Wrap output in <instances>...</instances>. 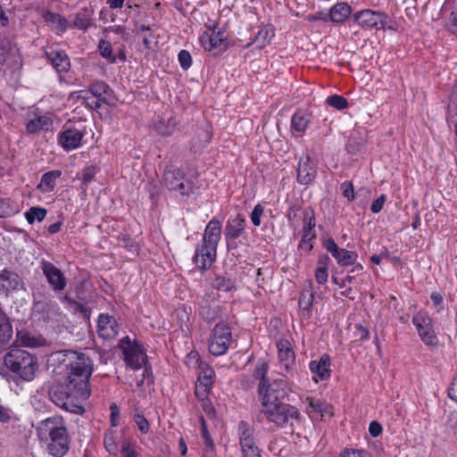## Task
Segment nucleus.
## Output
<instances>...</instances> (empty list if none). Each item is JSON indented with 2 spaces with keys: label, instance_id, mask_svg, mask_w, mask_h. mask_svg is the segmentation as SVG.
Listing matches in <instances>:
<instances>
[{
  "label": "nucleus",
  "instance_id": "obj_1",
  "mask_svg": "<svg viewBox=\"0 0 457 457\" xmlns=\"http://www.w3.org/2000/svg\"><path fill=\"white\" fill-rule=\"evenodd\" d=\"M51 360L56 364L54 372L63 379L60 387L50 390L51 400L72 413H82V403L90 396L92 360L83 353L71 350L54 353Z\"/></svg>",
  "mask_w": 457,
  "mask_h": 457
},
{
  "label": "nucleus",
  "instance_id": "obj_2",
  "mask_svg": "<svg viewBox=\"0 0 457 457\" xmlns=\"http://www.w3.org/2000/svg\"><path fill=\"white\" fill-rule=\"evenodd\" d=\"M221 236V224L212 219L207 224L203 236L202 244L195 249L193 261L201 270L209 269L214 262L217 254V245Z\"/></svg>",
  "mask_w": 457,
  "mask_h": 457
},
{
  "label": "nucleus",
  "instance_id": "obj_3",
  "mask_svg": "<svg viewBox=\"0 0 457 457\" xmlns=\"http://www.w3.org/2000/svg\"><path fill=\"white\" fill-rule=\"evenodd\" d=\"M41 438L49 437L48 452L54 457H62L70 448V440L63 421L59 417L43 420L38 428Z\"/></svg>",
  "mask_w": 457,
  "mask_h": 457
},
{
  "label": "nucleus",
  "instance_id": "obj_4",
  "mask_svg": "<svg viewBox=\"0 0 457 457\" xmlns=\"http://www.w3.org/2000/svg\"><path fill=\"white\" fill-rule=\"evenodd\" d=\"M262 413L269 422L282 428H289L294 433L300 425L302 416L295 406L283 402L262 406Z\"/></svg>",
  "mask_w": 457,
  "mask_h": 457
},
{
  "label": "nucleus",
  "instance_id": "obj_5",
  "mask_svg": "<svg viewBox=\"0 0 457 457\" xmlns=\"http://www.w3.org/2000/svg\"><path fill=\"white\" fill-rule=\"evenodd\" d=\"M4 365L21 378L30 381L37 369V358L20 348L10 350L4 358Z\"/></svg>",
  "mask_w": 457,
  "mask_h": 457
},
{
  "label": "nucleus",
  "instance_id": "obj_6",
  "mask_svg": "<svg viewBox=\"0 0 457 457\" xmlns=\"http://www.w3.org/2000/svg\"><path fill=\"white\" fill-rule=\"evenodd\" d=\"M290 390L286 378L275 379L270 384L259 383L258 394L262 405L281 403Z\"/></svg>",
  "mask_w": 457,
  "mask_h": 457
},
{
  "label": "nucleus",
  "instance_id": "obj_7",
  "mask_svg": "<svg viewBox=\"0 0 457 457\" xmlns=\"http://www.w3.org/2000/svg\"><path fill=\"white\" fill-rule=\"evenodd\" d=\"M231 342V331L224 323H218L212 331L209 338V352L215 356L224 354Z\"/></svg>",
  "mask_w": 457,
  "mask_h": 457
},
{
  "label": "nucleus",
  "instance_id": "obj_8",
  "mask_svg": "<svg viewBox=\"0 0 457 457\" xmlns=\"http://www.w3.org/2000/svg\"><path fill=\"white\" fill-rule=\"evenodd\" d=\"M120 346L129 367L133 370H139L146 364V354L138 343H132L126 337L120 341Z\"/></svg>",
  "mask_w": 457,
  "mask_h": 457
},
{
  "label": "nucleus",
  "instance_id": "obj_9",
  "mask_svg": "<svg viewBox=\"0 0 457 457\" xmlns=\"http://www.w3.org/2000/svg\"><path fill=\"white\" fill-rule=\"evenodd\" d=\"M200 43L205 51L217 55L224 52L228 47L227 35L218 26H214L211 31H206L200 37Z\"/></svg>",
  "mask_w": 457,
  "mask_h": 457
},
{
  "label": "nucleus",
  "instance_id": "obj_10",
  "mask_svg": "<svg viewBox=\"0 0 457 457\" xmlns=\"http://www.w3.org/2000/svg\"><path fill=\"white\" fill-rule=\"evenodd\" d=\"M165 186L173 191L179 192L181 195L189 196L195 193V187L190 180L184 178V175L177 169H166L163 174Z\"/></svg>",
  "mask_w": 457,
  "mask_h": 457
},
{
  "label": "nucleus",
  "instance_id": "obj_11",
  "mask_svg": "<svg viewBox=\"0 0 457 457\" xmlns=\"http://www.w3.org/2000/svg\"><path fill=\"white\" fill-rule=\"evenodd\" d=\"M420 339L428 345H436L437 337L435 334L431 318L423 312H420L412 318Z\"/></svg>",
  "mask_w": 457,
  "mask_h": 457
},
{
  "label": "nucleus",
  "instance_id": "obj_12",
  "mask_svg": "<svg viewBox=\"0 0 457 457\" xmlns=\"http://www.w3.org/2000/svg\"><path fill=\"white\" fill-rule=\"evenodd\" d=\"M41 270L53 291L59 293L65 289L67 279L63 272L50 262H41Z\"/></svg>",
  "mask_w": 457,
  "mask_h": 457
},
{
  "label": "nucleus",
  "instance_id": "obj_13",
  "mask_svg": "<svg viewBox=\"0 0 457 457\" xmlns=\"http://www.w3.org/2000/svg\"><path fill=\"white\" fill-rule=\"evenodd\" d=\"M245 219L241 214L229 218L225 226L224 236L228 248L236 247L235 240L245 233Z\"/></svg>",
  "mask_w": 457,
  "mask_h": 457
},
{
  "label": "nucleus",
  "instance_id": "obj_14",
  "mask_svg": "<svg viewBox=\"0 0 457 457\" xmlns=\"http://www.w3.org/2000/svg\"><path fill=\"white\" fill-rule=\"evenodd\" d=\"M277 347L281 368L286 373H291L293 367L295 366V360L291 344L287 340L281 339L277 343Z\"/></svg>",
  "mask_w": 457,
  "mask_h": 457
},
{
  "label": "nucleus",
  "instance_id": "obj_15",
  "mask_svg": "<svg viewBox=\"0 0 457 457\" xmlns=\"http://www.w3.org/2000/svg\"><path fill=\"white\" fill-rule=\"evenodd\" d=\"M33 310L40 313L44 320L53 319L60 313L57 303L45 296L39 299L34 295Z\"/></svg>",
  "mask_w": 457,
  "mask_h": 457
},
{
  "label": "nucleus",
  "instance_id": "obj_16",
  "mask_svg": "<svg viewBox=\"0 0 457 457\" xmlns=\"http://www.w3.org/2000/svg\"><path fill=\"white\" fill-rule=\"evenodd\" d=\"M316 163L309 156L300 159L297 170V180L303 185L310 184L316 177Z\"/></svg>",
  "mask_w": 457,
  "mask_h": 457
},
{
  "label": "nucleus",
  "instance_id": "obj_17",
  "mask_svg": "<svg viewBox=\"0 0 457 457\" xmlns=\"http://www.w3.org/2000/svg\"><path fill=\"white\" fill-rule=\"evenodd\" d=\"M84 134L77 129H66L59 134L58 142L65 150L76 149L80 145Z\"/></svg>",
  "mask_w": 457,
  "mask_h": 457
},
{
  "label": "nucleus",
  "instance_id": "obj_18",
  "mask_svg": "<svg viewBox=\"0 0 457 457\" xmlns=\"http://www.w3.org/2000/svg\"><path fill=\"white\" fill-rule=\"evenodd\" d=\"M98 334L104 339H112L119 332L117 322L112 316L101 314L98 317Z\"/></svg>",
  "mask_w": 457,
  "mask_h": 457
},
{
  "label": "nucleus",
  "instance_id": "obj_19",
  "mask_svg": "<svg viewBox=\"0 0 457 457\" xmlns=\"http://www.w3.org/2000/svg\"><path fill=\"white\" fill-rule=\"evenodd\" d=\"M311 371L314 374V379H327L330 376V358L328 354H323L318 361H312L309 364Z\"/></svg>",
  "mask_w": 457,
  "mask_h": 457
},
{
  "label": "nucleus",
  "instance_id": "obj_20",
  "mask_svg": "<svg viewBox=\"0 0 457 457\" xmlns=\"http://www.w3.org/2000/svg\"><path fill=\"white\" fill-rule=\"evenodd\" d=\"M46 55L58 72L67 71L69 70L70 59L63 51L49 49L46 51Z\"/></svg>",
  "mask_w": 457,
  "mask_h": 457
},
{
  "label": "nucleus",
  "instance_id": "obj_21",
  "mask_svg": "<svg viewBox=\"0 0 457 457\" xmlns=\"http://www.w3.org/2000/svg\"><path fill=\"white\" fill-rule=\"evenodd\" d=\"M383 17L382 13L371 10H363L354 15V20L362 27L375 28L378 23H382Z\"/></svg>",
  "mask_w": 457,
  "mask_h": 457
},
{
  "label": "nucleus",
  "instance_id": "obj_22",
  "mask_svg": "<svg viewBox=\"0 0 457 457\" xmlns=\"http://www.w3.org/2000/svg\"><path fill=\"white\" fill-rule=\"evenodd\" d=\"M254 429L245 421H240L238 425V436L240 440L241 449L249 448L255 445L253 438Z\"/></svg>",
  "mask_w": 457,
  "mask_h": 457
},
{
  "label": "nucleus",
  "instance_id": "obj_23",
  "mask_svg": "<svg viewBox=\"0 0 457 457\" xmlns=\"http://www.w3.org/2000/svg\"><path fill=\"white\" fill-rule=\"evenodd\" d=\"M93 11L88 8H84L80 12L75 14L71 27L87 30L93 25Z\"/></svg>",
  "mask_w": 457,
  "mask_h": 457
},
{
  "label": "nucleus",
  "instance_id": "obj_24",
  "mask_svg": "<svg viewBox=\"0 0 457 457\" xmlns=\"http://www.w3.org/2000/svg\"><path fill=\"white\" fill-rule=\"evenodd\" d=\"M21 286V279L18 274L9 271L3 270L0 273V287L6 290H15Z\"/></svg>",
  "mask_w": 457,
  "mask_h": 457
},
{
  "label": "nucleus",
  "instance_id": "obj_25",
  "mask_svg": "<svg viewBox=\"0 0 457 457\" xmlns=\"http://www.w3.org/2000/svg\"><path fill=\"white\" fill-rule=\"evenodd\" d=\"M44 339L27 331L17 332L16 343L26 347H36L43 345Z\"/></svg>",
  "mask_w": 457,
  "mask_h": 457
},
{
  "label": "nucleus",
  "instance_id": "obj_26",
  "mask_svg": "<svg viewBox=\"0 0 457 457\" xmlns=\"http://www.w3.org/2000/svg\"><path fill=\"white\" fill-rule=\"evenodd\" d=\"M43 18L46 23L53 26V28L59 32H64L68 28L67 20L59 13L46 12L43 14Z\"/></svg>",
  "mask_w": 457,
  "mask_h": 457
},
{
  "label": "nucleus",
  "instance_id": "obj_27",
  "mask_svg": "<svg viewBox=\"0 0 457 457\" xmlns=\"http://www.w3.org/2000/svg\"><path fill=\"white\" fill-rule=\"evenodd\" d=\"M350 13L351 7L346 3H338L330 9L329 19L333 22H342Z\"/></svg>",
  "mask_w": 457,
  "mask_h": 457
},
{
  "label": "nucleus",
  "instance_id": "obj_28",
  "mask_svg": "<svg viewBox=\"0 0 457 457\" xmlns=\"http://www.w3.org/2000/svg\"><path fill=\"white\" fill-rule=\"evenodd\" d=\"M60 170H51L45 173L38 184L37 187L44 193L52 191L55 187L56 179L61 176Z\"/></svg>",
  "mask_w": 457,
  "mask_h": 457
},
{
  "label": "nucleus",
  "instance_id": "obj_29",
  "mask_svg": "<svg viewBox=\"0 0 457 457\" xmlns=\"http://www.w3.org/2000/svg\"><path fill=\"white\" fill-rule=\"evenodd\" d=\"M310 121V114L303 111L296 112L291 120L293 129L299 132H303Z\"/></svg>",
  "mask_w": 457,
  "mask_h": 457
},
{
  "label": "nucleus",
  "instance_id": "obj_30",
  "mask_svg": "<svg viewBox=\"0 0 457 457\" xmlns=\"http://www.w3.org/2000/svg\"><path fill=\"white\" fill-rule=\"evenodd\" d=\"M104 445L106 451L114 456L119 453L118 435L115 430H108L104 434Z\"/></svg>",
  "mask_w": 457,
  "mask_h": 457
},
{
  "label": "nucleus",
  "instance_id": "obj_31",
  "mask_svg": "<svg viewBox=\"0 0 457 457\" xmlns=\"http://www.w3.org/2000/svg\"><path fill=\"white\" fill-rule=\"evenodd\" d=\"M51 120L46 116H38L31 120L27 124V129L29 133H36L41 129L48 130L51 127Z\"/></svg>",
  "mask_w": 457,
  "mask_h": 457
},
{
  "label": "nucleus",
  "instance_id": "obj_32",
  "mask_svg": "<svg viewBox=\"0 0 457 457\" xmlns=\"http://www.w3.org/2000/svg\"><path fill=\"white\" fill-rule=\"evenodd\" d=\"M199 313L204 320L212 321L219 314L218 304L216 303H211L208 301H204L199 308Z\"/></svg>",
  "mask_w": 457,
  "mask_h": 457
},
{
  "label": "nucleus",
  "instance_id": "obj_33",
  "mask_svg": "<svg viewBox=\"0 0 457 457\" xmlns=\"http://www.w3.org/2000/svg\"><path fill=\"white\" fill-rule=\"evenodd\" d=\"M12 337V328L8 318L0 310V344H6Z\"/></svg>",
  "mask_w": 457,
  "mask_h": 457
},
{
  "label": "nucleus",
  "instance_id": "obj_34",
  "mask_svg": "<svg viewBox=\"0 0 457 457\" xmlns=\"http://www.w3.org/2000/svg\"><path fill=\"white\" fill-rule=\"evenodd\" d=\"M333 257L337 260L339 265L348 266L355 262L357 259V253L353 251L339 248Z\"/></svg>",
  "mask_w": 457,
  "mask_h": 457
},
{
  "label": "nucleus",
  "instance_id": "obj_35",
  "mask_svg": "<svg viewBox=\"0 0 457 457\" xmlns=\"http://www.w3.org/2000/svg\"><path fill=\"white\" fill-rule=\"evenodd\" d=\"M328 256H324L319 261V267L315 270V279L318 284L323 285L327 282L328 273Z\"/></svg>",
  "mask_w": 457,
  "mask_h": 457
},
{
  "label": "nucleus",
  "instance_id": "obj_36",
  "mask_svg": "<svg viewBox=\"0 0 457 457\" xmlns=\"http://www.w3.org/2000/svg\"><path fill=\"white\" fill-rule=\"evenodd\" d=\"M165 119L162 118L159 120L155 125L156 131L162 136H170L173 133L176 129L177 121L174 118L170 117L167 120V124L165 123Z\"/></svg>",
  "mask_w": 457,
  "mask_h": 457
},
{
  "label": "nucleus",
  "instance_id": "obj_37",
  "mask_svg": "<svg viewBox=\"0 0 457 457\" xmlns=\"http://www.w3.org/2000/svg\"><path fill=\"white\" fill-rule=\"evenodd\" d=\"M212 285L214 288L222 292H229L236 289L235 280L225 276L216 277Z\"/></svg>",
  "mask_w": 457,
  "mask_h": 457
},
{
  "label": "nucleus",
  "instance_id": "obj_38",
  "mask_svg": "<svg viewBox=\"0 0 457 457\" xmlns=\"http://www.w3.org/2000/svg\"><path fill=\"white\" fill-rule=\"evenodd\" d=\"M90 93L97 98L98 100H101L103 103L107 104L106 98L104 96V95L108 94L109 91H111L110 87L103 81L94 83L91 85L89 88Z\"/></svg>",
  "mask_w": 457,
  "mask_h": 457
},
{
  "label": "nucleus",
  "instance_id": "obj_39",
  "mask_svg": "<svg viewBox=\"0 0 457 457\" xmlns=\"http://www.w3.org/2000/svg\"><path fill=\"white\" fill-rule=\"evenodd\" d=\"M98 51L101 56L105 58L110 63L116 62V56L112 54V47L110 42L101 39L98 44Z\"/></svg>",
  "mask_w": 457,
  "mask_h": 457
},
{
  "label": "nucleus",
  "instance_id": "obj_40",
  "mask_svg": "<svg viewBox=\"0 0 457 457\" xmlns=\"http://www.w3.org/2000/svg\"><path fill=\"white\" fill-rule=\"evenodd\" d=\"M313 293L310 291H304L299 297V307L307 315H310L311 309L313 302Z\"/></svg>",
  "mask_w": 457,
  "mask_h": 457
},
{
  "label": "nucleus",
  "instance_id": "obj_41",
  "mask_svg": "<svg viewBox=\"0 0 457 457\" xmlns=\"http://www.w3.org/2000/svg\"><path fill=\"white\" fill-rule=\"evenodd\" d=\"M213 377H214V371L212 368H210L207 365H204V366L201 365L196 382L204 383V384L212 386Z\"/></svg>",
  "mask_w": 457,
  "mask_h": 457
},
{
  "label": "nucleus",
  "instance_id": "obj_42",
  "mask_svg": "<svg viewBox=\"0 0 457 457\" xmlns=\"http://www.w3.org/2000/svg\"><path fill=\"white\" fill-rule=\"evenodd\" d=\"M46 215V210L40 207H31L26 213V219L29 223H33L35 220L41 221Z\"/></svg>",
  "mask_w": 457,
  "mask_h": 457
},
{
  "label": "nucleus",
  "instance_id": "obj_43",
  "mask_svg": "<svg viewBox=\"0 0 457 457\" xmlns=\"http://www.w3.org/2000/svg\"><path fill=\"white\" fill-rule=\"evenodd\" d=\"M326 103L337 110H344L348 107L347 100L344 96L338 95L328 96L326 99Z\"/></svg>",
  "mask_w": 457,
  "mask_h": 457
},
{
  "label": "nucleus",
  "instance_id": "obj_44",
  "mask_svg": "<svg viewBox=\"0 0 457 457\" xmlns=\"http://www.w3.org/2000/svg\"><path fill=\"white\" fill-rule=\"evenodd\" d=\"M269 366L264 361H259L253 370V377L260 380V383L267 384L266 374L268 372Z\"/></svg>",
  "mask_w": 457,
  "mask_h": 457
},
{
  "label": "nucleus",
  "instance_id": "obj_45",
  "mask_svg": "<svg viewBox=\"0 0 457 457\" xmlns=\"http://www.w3.org/2000/svg\"><path fill=\"white\" fill-rule=\"evenodd\" d=\"M97 168L96 166L91 165L84 168L80 174L79 175V179L82 180V183L87 186L88 183H90L96 174Z\"/></svg>",
  "mask_w": 457,
  "mask_h": 457
},
{
  "label": "nucleus",
  "instance_id": "obj_46",
  "mask_svg": "<svg viewBox=\"0 0 457 457\" xmlns=\"http://www.w3.org/2000/svg\"><path fill=\"white\" fill-rule=\"evenodd\" d=\"M212 389V385L196 382L195 395L199 401L208 399V395Z\"/></svg>",
  "mask_w": 457,
  "mask_h": 457
},
{
  "label": "nucleus",
  "instance_id": "obj_47",
  "mask_svg": "<svg viewBox=\"0 0 457 457\" xmlns=\"http://www.w3.org/2000/svg\"><path fill=\"white\" fill-rule=\"evenodd\" d=\"M16 420L12 411L0 403V423L9 424L14 422Z\"/></svg>",
  "mask_w": 457,
  "mask_h": 457
},
{
  "label": "nucleus",
  "instance_id": "obj_48",
  "mask_svg": "<svg viewBox=\"0 0 457 457\" xmlns=\"http://www.w3.org/2000/svg\"><path fill=\"white\" fill-rule=\"evenodd\" d=\"M271 36H273L271 29L267 28L261 29L255 37L256 42L259 44L258 46L260 48L264 47V46L270 42Z\"/></svg>",
  "mask_w": 457,
  "mask_h": 457
},
{
  "label": "nucleus",
  "instance_id": "obj_49",
  "mask_svg": "<svg viewBox=\"0 0 457 457\" xmlns=\"http://www.w3.org/2000/svg\"><path fill=\"white\" fill-rule=\"evenodd\" d=\"M120 453L122 457H137V453L129 439L122 440Z\"/></svg>",
  "mask_w": 457,
  "mask_h": 457
},
{
  "label": "nucleus",
  "instance_id": "obj_50",
  "mask_svg": "<svg viewBox=\"0 0 457 457\" xmlns=\"http://www.w3.org/2000/svg\"><path fill=\"white\" fill-rule=\"evenodd\" d=\"M264 212V207L262 204H257L253 208V212L250 214V219L253 224L256 227L261 225V217L262 216Z\"/></svg>",
  "mask_w": 457,
  "mask_h": 457
},
{
  "label": "nucleus",
  "instance_id": "obj_51",
  "mask_svg": "<svg viewBox=\"0 0 457 457\" xmlns=\"http://www.w3.org/2000/svg\"><path fill=\"white\" fill-rule=\"evenodd\" d=\"M179 62L184 70H187L192 64V57L188 51L181 50L179 53Z\"/></svg>",
  "mask_w": 457,
  "mask_h": 457
},
{
  "label": "nucleus",
  "instance_id": "obj_52",
  "mask_svg": "<svg viewBox=\"0 0 457 457\" xmlns=\"http://www.w3.org/2000/svg\"><path fill=\"white\" fill-rule=\"evenodd\" d=\"M201 423V435L205 443V445L209 447H213V442L211 438V436L207 430V425L203 416L200 417Z\"/></svg>",
  "mask_w": 457,
  "mask_h": 457
},
{
  "label": "nucleus",
  "instance_id": "obj_53",
  "mask_svg": "<svg viewBox=\"0 0 457 457\" xmlns=\"http://www.w3.org/2000/svg\"><path fill=\"white\" fill-rule=\"evenodd\" d=\"M341 457H370V454L362 449L354 450L346 448L341 453Z\"/></svg>",
  "mask_w": 457,
  "mask_h": 457
},
{
  "label": "nucleus",
  "instance_id": "obj_54",
  "mask_svg": "<svg viewBox=\"0 0 457 457\" xmlns=\"http://www.w3.org/2000/svg\"><path fill=\"white\" fill-rule=\"evenodd\" d=\"M341 190L343 195L347 198L348 201H353L354 199V190L353 186L349 181H345L341 184Z\"/></svg>",
  "mask_w": 457,
  "mask_h": 457
},
{
  "label": "nucleus",
  "instance_id": "obj_55",
  "mask_svg": "<svg viewBox=\"0 0 457 457\" xmlns=\"http://www.w3.org/2000/svg\"><path fill=\"white\" fill-rule=\"evenodd\" d=\"M134 421L136 422V424L137 425L138 427V429L142 432V433H147L148 430H149V423L147 421V420L141 414H136L134 416Z\"/></svg>",
  "mask_w": 457,
  "mask_h": 457
},
{
  "label": "nucleus",
  "instance_id": "obj_56",
  "mask_svg": "<svg viewBox=\"0 0 457 457\" xmlns=\"http://www.w3.org/2000/svg\"><path fill=\"white\" fill-rule=\"evenodd\" d=\"M307 401L309 402V406L313 411L320 412L323 416V413L326 411L327 406L320 400L307 398Z\"/></svg>",
  "mask_w": 457,
  "mask_h": 457
},
{
  "label": "nucleus",
  "instance_id": "obj_57",
  "mask_svg": "<svg viewBox=\"0 0 457 457\" xmlns=\"http://www.w3.org/2000/svg\"><path fill=\"white\" fill-rule=\"evenodd\" d=\"M13 212V210L10 204L9 199L0 200V218L9 216Z\"/></svg>",
  "mask_w": 457,
  "mask_h": 457
},
{
  "label": "nucleus",
  "instance_id": "obj_58",
  "mask_svg": "<svg viewBox=\"0 0 457 457\" xmlns=\"http://www.w3.org/2000/svg\"><path fill=\"white\" fill-rule=\"evenodd\" d=\"M62 301L67 302L71 307L74 309V311H79L83 313L84 317H87V310L85 309L80 303H77L76 301L72 300L69 296L65 295L62 298Z\"/></svg>",
  "mask_w": 457,
  "mask_h": 457
},
{
  "label": "nucleus",
  "instance_id": "obj_59",
  "mask_svg": "<svg viewBox=\"0 0 457 457\" xmlns=\"http://www.w3.org/2000/svg\"><path fill=\"white\" fill-rule=\"evenodd\" d=\"M386 201V195H381L378 198H377L376 200H374L372 202L371 206H370L371 212L373 213L379 212L382 210Z\"/></svg>",
  "mask_w": 457,
  "mask_h": 457
},
{
  "label": "nucleus",
  "instance_id": "obj_60",
  "mask_svg": "<svg viewBox=\"0 0 457 457\" xmlns=\"http://www.w3.org/2000/svg\"><path fill=\"white\" fill-rule=\"evenodd\" d=\"M201 402V407L203 411L211 418L214 417L215 415V410L212 403V402L209 399H204L200 401Z\"/></svg>",
  "mask_w": 457,
  "mask_h": 457
},
{
  "label": "nucleus",
  "instance_id": "obj_61",
  "mask_svg": "<svg viewBox=\"0 0 457 457\" xmlns=\"http://www.w3.org/2000/svg\"><path fill=\"white\" fill-rule=\"evenodd\" d=\"M110 410H111V417H110L111 424L112 427H116L119 425V417H120L119 408L115 403H112L110 406Z\"/></svg>",
  "mask_w": 457,
  "mask_h": 457
},
{
  "label": "nucleus",
  "instance_id": "obj_62",
  "mask_svg": "<svg viewBox=\"0 0 457 457\" xmlns=\"http://www.w3.org/2000/svg\"><path fill=\"white\" fill-rule=\"evenodd\" d=\"M145 369L142 373V378L137 379V386H141L145 379H147L148 383H153V378H151L152 372L151 369L145 365H144Z\"/></svg>",
  "mask_w": 457,
  "mask_h": 457
},
{
  "label": "nucleus",
  "instance_id": "obj_63",
  "mask_svg": "<svg viewBox=\"0 0 457 457\" xmlns=\"http://www.w3.org/2000/svg\"><path fill=\"white\" fill-rule=\"evenodd\" d=\"M242 453L244 457H262L260 453V450L257 445L250 446L249 448L242 449Z\"/></svg>",
  "mask_w": 457,
  "mask_h": 457
},
{
  "label": "nucleus",
  "instance_id": "obj_64",
  "mask_svg": "<svg viewBox=\"0 0 457 457\" xmlns=\"http://www.w3.org/2000/svg\"><path fill=\"white\" fill-rule=\"evenodd\" d=\"M271 270L270 268H260L257 270V277L256 281L257 282H264L266 278H270Z\"/></svg>",
  "mask_w": 457,
  "mask_h": 457
}]
</instances>
